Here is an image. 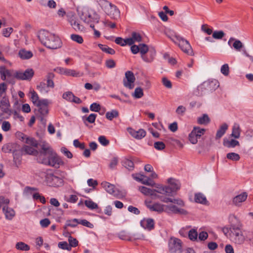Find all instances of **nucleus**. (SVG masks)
<instances>
[{
    "label": "nucleus",
    "instance_id": "nucleus-60",
    "mask_svg": "<svg viewBox=\"0 0 253 253\" xmlns=\"http://www.w3.org/2000/svg\"><path fill=\"white\" fill-rule=\"evenodd\" d=\"M62 97L64 99L71 102L73 99V97H74V94L71 91H67L63 93Z\"/></svg>",
    "mask_w": 253,
    "mask_h": 253
},
{
    "label": "nucleus",
    "instance_id": "nucleus-52",
    "mask_svg": "<svg viewBox=\"0 0 253 253\" xmlns=\"http://www.w3.org/2000/svg\"><path fill=\"white\" fill-rule=\"evenodd\" d=\"M71 39L73 41L80 44L82 43L84 41L83 38L81 36L77 34H72L71 35Z\"/></svg>",
    "mask_w": 253,
    "mask_h": 253
},
{
    "label": "nucleus",
    "instance_id": "nucleus-64",
    "mask_svg": "<svg viewBox=\"0 0 253 253\" xmlns=\"http://www.w3.org/2000/svg\"><path fill=\"white\" fill-rule=\"evenodd\" d=\"M61 151L68 158L71 159L73 157L72 154L67 148L62 147Z\"/></svg>",
    "mask_w": 253,
    "mask_h": 253
},
{
    "label": "nucleus",
    "instance_id": "nucleus-59",
    "mask_svg": "<svg viewBox=\"0 0 253 253\" xmlns=\"http://www.w3.org/2000/svg\"><path fill=\"white\" fill-rule=\"evenodd\" d=\"M221 73L224 76H228L229 74V68L227 64L223 65L220 69Z\"/></svg>",
    "mask_w": 253,
    "mask_h": 253
},
{
    "label": "nucleus",
    "instance_id": "nucleus-48",
    "mask_svg": "<svg viewBox=\"0 0 253 253\" xmlns=\"http://www.w3.org/2000/svg\"><path fill=\"white\" fill-rule=\"evenodd\" d=\"M85 205L89 209L93 210L98 208V205L91 200H86L84 202Z\"/></svg>",
    "mask_w": 253,
    "mask_h": 253
},
{
    "label": "nucleus",
    "instance_id": "nucleus-38",
    "mask_svg": "<svg viewBox=\"0 0 253 253\" xmlns=\"http://www.w3.org/2000/svg\"><path fill=\"white\" fill-rule=\"evenodd\" d=\"M139 48V52L141 54V57L142 58V57H143L144 55L147 53V52L149 51L150 49H149L148 45L145 43H140Z\"/></svg>",
    "mask_w": 253,
    "mask_h": 253
},
{
    "label": "nucleus",
    "instance_id": "nucleus-41",
    "mask_svg": "<svg viewBox=\"0 0 253 253\" xmlns=\"http://www.w3.org/2000/svg\"><path fill=\"white\" fill-rule=\"evenodd\" d=\"M16 248L18 250L25 251L30 250L29 246L22 242H18L16 245Z\"/></svg>",
    "mask_w": 253,
    "mask_h": 253
},
{
    "label": "nucleus",
    "instance_id": "nucleus-50",
    "mask_svg": "<svg viewBox=\"0 0 253 253\" xmlns=\"http://www.w3.org/2000/svg\"><path fill=\"white\" fill-rule=\"evenodd\" d=\"M37 88L42 93H47L48 91L46 84L43 82H41L40 84L37 86Z\"/></svg>",
    "mask_w": 253,
    "mask_h": 253
},
{
    "label": "nucleus",
    "instance_id": "nucleus-62",
    "mask_svg": "<svg viewBox=\"0 0 253 253\" xmlns=\"http://www.w3.org/2000/svg\"><path fill=\"white\" fill-rule=\"evenodd\" d=\"M142 184L152 186H154L156 185L154 181L151 180V179L150 178L147 177V176L145 177Z\"/></svg>",
    "mask_w": 253,
    "mask_h": 253
},
{
    "label": "nucleus",
    "instance_id": "nucleus-24",
    "mask_svg": "<svg viewBox=\"0 0 253 253\" xmlns=\"http://www.w3.org/2000/svg\"><path fill=\"white\" fill-rule=\"evenodd\" d=\"M2 211L6 219L11 220L15 216V211L7 206H3Z\"/></svg>",
    "mask_w": 253,
    "mask_h": 253
},
{
    "label": "nucleus",
    "instance_id": "nucleus-61",
    "mask_svg": "<svg viewBox=\"0 0 253 253\" xmlns=\"http://www.w3.org/2000/svg\"><path fill=\"white\" fill-rule=\"evenodd\" d=\"M154 146L158 150H162L165 148V144L163 142L158 141L154 143Z\"/></svg>",
    "mask_w": 253,
    "mask_h": 253
},
{
    "label": "nucleus",
    "instance_id": "nucleus-21",
    "mask_svg": "<svg viewBox=\"0 0 253 253\" xmlns=\"http://www.w3.org/2000/svg\"><path fill=\"white\" fill-rule=\"evenodd\" d=\"M104 26L108 30L119 31L120 30L119 26H118L115 22H113L109 20H105L103 22Z\"/></svg>",
    "mask_w": 253,
    "mask_h": 253
},
{
    "label": "nucleus",
    "instance_id": "nucleus-18",
    "mask_svg": "<svg viewBox=\"0 0 253 253\" xmlns=\"http://www.w3.org/2000/svg\"><path fill=\"white\" fill-rule=\"evenodd\" d=\"M140 224L143 228L149 231L154 228V221L152 218H144L141 221Z\"/></svg>",
    "mask_w": 253,
    "mask_h": 253
},
{
    "label": "nucleus",
    "instance_id": "nucleus-5",
    "mask_svg": "<svg viewBox=\"0 0 253 253\" xmlns=\"http://www.w3.org/2000/svg\"><path fill=\"white\" fill-rule=\"evenodd\" d=\"M166 36L174 43L177 44L183 52L190 55L193 54L192 47L188 41L175 33H168Z\"/></svg>",
    "mask_w": 253,
    "mask_h": 253
},
{
    "label": "nucleus",
    "instance_id": "nucleus-25",
    "mask_svg": "<svg viewBox=\"0 0 253 253\" xmlns=\"http://www.w3.org/2000/svg\"><path fill=\"white\" fill-rule=\"evenodd\" d=\"M194 200L195 202L203 205H207L208 203L206 197L201 193H198L195 194Z\"/></svg>",
    "mask_w": 253,
    "mask_h": 253
},
{
    "label": "nucleus",
    "instance_id": "nucleus-47",
    "mask_svg": "<svg viewBox=\"0 0 253 253\" xmlns=\"http://www.w3.org/2000/svg\"><path fill=\"white\" fill-rule=\"evenodd\" d=\"M68 242L69 243V246H70L71 250L72 249V247H77L79 243L78 241L71 235L69 236Z\"/></svg>",
    "mask_w": 253,
    "mask_h": 253
},
{
    "label": "nucleus",
    "instance_id": "nucleus-7",
    "mask_svg": "<svg viewBox=\"0 0 253 253\" xmlns=\"http://www.w3.org/2000/svg\"><path fill=\"white\" fill-rule=\"evenodd\" d=\"M182 242L176 238H170L169 241V251L170 253L181 252L182 249Z\"/></svg>",
    "mask_w": 253,
    "mask_h": 253
},
{
    "label": "nucleus",
    "instance_id": "nucleus-46",
    "mask_svg": "<svg viewBox=\"0 0 253 253\" xmlns=\"http://www.w3.org/2000/svg\"><path fill=\"white\" fill-rule=\"evenodd\" d=\"M226 157L227 159L233 161H239L240 158V157L238 154L233 152L227 154Z\"/></svg>",
    "mask_w": 253,
    "mask_h": 253
},
{
    "label": "nucleus",
    "instance_id": "nucleus-23",
    "mask_svg": "<svg viewBox=\"0 0 253 253\" xmlns=\"http://www.w3.org/2000/svg\"><path fill=\"white\" fill-rule=\"evenodd\" d=\"M139 191L146 196H152L154 197L157 196L155 193L156 190L151 189L145 186H139L138 188Z\"/></svg>",
    "mask_w": 253,
    "mask_h": 253
},
{
    "label": "nucleus",
    "instance_id": "nucleus-56",
    "mask_svg": "<svg viewBox=\"0 0 253 253\" xmlns=\"http://www.w3.org/2000/svg\"><path fill=\"white\" fill-rule=\"evenodd\" d=\"M131 38L134 41V42L142 41V38L139 33H132Z\"/></svg>",
    "mask_w": 253,
    "mask_h": 253
},
{
    "label": "nucleus",
    "instance_id": "nucleus-17",
    "mask_svg": "<svg viewBox=\"0 0 253 253\" xmlns=\"http://www.w3.org/2000/svg\"><path fill=\"white\" fill-rule=\"evenodd\" d=\"M127 131L132 137L137 139H141L144 137L146 133V131L143 129H140L136 131L129 127L127 128Z\"/></svg>",
    "mask_w": 253,
    "mask_h": 253
},
{
    "label": "nucleus",
    "instance_id": "nucleus-6",
    "mask_svg": "<svg viewBox=\"0 0 253 253\" xmlns=\"http://www.w3.org/2000/svg\"><path fill=\"white\" fill-rule=\"evenodd\" d=\"M96 2L111 19L117 20L119 18L120 12L116 6L106 0H96Z\"/></svg>",
    "mask_w": 253,
    "mask_h": 253
},
{
    "label": "nucleus",
    "instance_id": "nucleus-37",
    "mask_svg": "<svg viewBox=\"0 0 253 253\" xmlns=\"http://www.w3.org/2000/svg\"><path fill=\"white\" fill-rule=\"evenodd\" d=\"M119 116V112L116 110H112L110 112L106 113V117L110 121L112 120L114 118Z\"/></svg>",
    "mask_w": 253,
    "mask_h": 253
},
{
    "label": "nucleus",
    "instance_id": "nucleus-40",
    "mask_svg": "<svg viewBox=\"0 0 253 253\" xmlns=\"http://www.w3.org/2000/svg\"><path fill=\"white\" fill-rule=\"evenodd\" d=\"M61 72L67 76H71L73 77L77 76L79 73H76L75 70L62 68L60 69Z\"/></svg>",
    "mask_w": 253,
    "mask_h": 253
},
{
    "label": "nucleus",
    "instance_id": "nucleus-44",
    "mask_svg": "<svg viewBox=\"0 0 253 253\" xmlns=\"http://www.w3.org/2000/svg\"><path fill=\"white\" fill-rule=\"evenodd\" d=\"M54 77V74L52 73H49L47 75V82L46 85L47 87H53L54 83L52 80V79Z\"/></svg>",
    "mask_w": 253,
    "mask_h": 253
},
{
    "label": "nucleus",
    "instance_id": "nucleus-30",
    "mask_svg": "<svg viewBox=\"0 0 253 253\" xmlns=\"http://www.w3.org/2000/svg\"><path fill=\"white\" fill-rule=\"evenodd\" d=\"M22 151L27 154L32 155L34 156H39L40 151L39 152L35 148L27 145H24L22 148Z\"/></svg>",
    "mask_w": 253,
    "mask_h": 253
},
{
    "label": "nucleus",
    "instance_id": "nucleus-57",
    "mask_svg": "<svg viewBox=\"0 0 253 253\" xmlns=\"http://www.w3.org/2000/svg\"><path fill=\"white\" fill-rule=\"evenodd\" d=\"M195 132H193L192 131L189 135V140L190 142L193 144H195L198 142V137H197V136L195 135Z\"/></svg>",
    "mask_w": 253,
    "mask_h": 253
},
{
    "label": "nucleus",
    "instance_id": "nucleus-11",
    "mask_svg": "<svg viewBox=\"0 0 253 253\" xmlns=\"http://www.w3.org/2000/svg\"><path fill=\"white\" fill-rule=\"evenodd\" d=\"M145 204L146 206L151 211H157L161 213L166 211V205L159 203H155L151 204V201H145Z\"/></svg>",
    "mask_w": 253,
    "mask_h": 253
},
{
    "label": "nucleus",
    "instance_id": "nucleus-4",
    "mask_svg": "<svg viewBox=\"0 0 253 253\" xmlns=\"http://www.w3.org/2000/svg\"><path fill=\"white\" fill-rule=\"evenodd\" d=\"M78 16L81 20L84 23L89 24V27L94 30V32H98L94 29L93 23H98L99 16L95 12L89 10L86 7H79L77 9Z\"/></svg>",
    "mask_w": 253,
    "mask_h": 253
},
{
    "label": "nucleus",
    "instance_id": "nucleus-2",
    "mask_svg": "<svg viewBox=\"0 0 253 253\" xmlns=\"http://www.w3.org/2000/svg\"><path fill=\"white\" fill-rule=\"evenodd\" d=\"M229 220L230 223L229 233L231 239L236 243L241 244L244 243L245 237L241 230L242 224L239 218L234 214H230L229 216Z\"/></svg>",
    "mask_w": 253,
    "mask_h": 253
},
{
    "label": "nucleus",
    "instance_id": "nucleus-35",
    "mask_svg": "<svg viewBox=\"0 0 253 253\" xmlns=\"http://www.w3.org/2000/svg\"><path fill=\"white\" fill-rule=\"evenodd\" d=\"M193 132H195L194 134L195 136H197V137L200 138L203 135H204L206 132V129L205 128H201L198 126L194 127L193 130H192Z\"/></svg>",
    "mask_w": 253,
    "mask_h": 253
},
{
    "label": "nucleus",
    "instance_id": "nucleus-8",
    "mask_svg": "<svg viewBox=\"0 0 253 253\" xmlns=\"http://www.w3.org/2000/svg\"><path fill=\"white\" fill-rule=\"evenodd\" d=\"M15 73L14 71L7 69L4 66H0V78L3 81L7 79L9 83L13 84L14 82L13 80L15 78Z\"/></svg>",
    "mask_w": 253,
    "mask_h": 253
},
{
    "label": "nucleus",
    "instance_id": "nucleus-12",
    "mask_svg": "<svg viewBox=\"0 0 253 253\" xmlns=\"http://www.w3.org/2000/svg\"><path fill=\"white\" fill-rule=\"evenodd\" d=\"M125 78L126 80H124V85L126 87L129 89L133 88L134 85L133 84L135 82V78L133 73L130 71H127L125 73Z\"/></svg>",
    "mask_w": 253,
    "mask_h": 253
},
{
    "label": "nucleus",
    "instance_id": "nucleus-32",
    "mask_svg": "<svg viewBox=\"0 0 253 253\" xmlns=\"http://www.w3.org/2000/svg\"><path fill=\"white\" fill-rule=\"evenodd\" d=\"M210 122L208 115L205 114L197 119V123L200 125H207Z\"/></svg>",
    "mask_w": 253,
    "mask_h": 253
},
{
    "label": "nucleus",
    "instance_id": "nucleus-36",
    "mask_svg": "<svg viewBox=\"0 0 253 253\" xmlns=\"http://www.w3.org/2000/svg\"><path fill=\"white\" fill-rule=\"evenodd\" d=\"M98 47L103 51L107 53L113 55L115 53V51L113 48L108 47L107 45L102 44H98Z\"/></svg>",
    "mask_w": 253,
    "mask_h": 253
},
{
    "label": "nucleus",
    "instance_id": "nucleus-43",
    "mask_svg": "<svg viewBox=\"0 0 253 253\" xmlns=\"http://www.w3.org/2000/svg\"><path fill=\"white\" fill-rule=\"evenodd\" d=\"M144 95L142 89L141 87H136L134 93L132 94V96L135 98H140Z\"/></svg>",
    "mask_w": 253,
    "mask_h": 253
},
{
    "label": "nucleus",
    "instance_id": "nucleus-54",
    "mask_svg": "<svg viewBox=\"0 0 253 253\" xmlns=\"http://www.w3.org/2000/svg\"><path fill=\"white\" fill-rule=\"evenodd\" d=\"M58 247L62 250H66L69 251H71L70 246H69L68 243L65 241L59 242L58 244Z\"/></svg>",
    "mask_w": 253,
    "mask_h": 253
},
{
    "label": "nucleus",
    "instance_id": "nucleus-22",
    "mask_svg": "<svg viewBox=\"0 0 253 253\" xmlns=\"http://www.w3.org/2000/svg\"><path fill=\"white\" fill-rule=\"evenodd\" d=\"M207 93H209V92L204 85V83L199 85L194 91V94L197 96H202Z\"/></svg>",
    "mask_w": 253,
    "mask_h": 253
},
{
    "label": "nucleus",
    "instance_id": "nucleus-26",
    "mask_svg": "<svg viewBox=\"0 0 253 253\" xmlns=\"http://www.w3.org/2000/svg\"><path fill=\"white\" fill-rule=\"evenodd\" d=\"M18 55L22 59L26 60L32 58L33 54L31 51L22 49L19 51Z\"/></svg>",
    "mask_w": 253,
    "mask_h": 253
},
{
    "label": "nucleus",
    "instance_id": "nucleus-19",
    "mask_svg": "<svg viewBox=\"0 0 253 253\" xmlns=\"http://www.w3.org/2000/svg\"><path fill=\"white\" fill-rule=\"evenodd\" d=\"M168 182L169 185L168 186V188L170 189V195H172V193L176 191L180 188V184L178 181L174 179L169 178L168 180Z\"/></svg>",
    "mask_w": 253,
    "mask_h": 253
},
{
    "label": "nucleus",
    "instance_id": "nucleus-28",
    "mask_svg": "<svg viewBox=\"0 0 253 253\" xmlns=\"http://www.w3.org/2000/svg\"><path fill=\"white\" fill-rule=\"evenodd\" d=\"M21 137L22 141L25 143L30 144L33 147H37L38 146V142L34 138L27 137L26 135L23 134Z\"/></svg>",
    "mask_w": 253,
    "mask_h": 253
},
{
    "label": "nucleus",
    "instance_id": "nucleus-10",
    "mask_svg": "<svg viewBox=\"0 0 253 253\" xmlns=\"http://www.w3.org/2000/svg\"><path fill=\"white\" fill-rule=\"evenodd\" d=\"M47 183L50 186L58 187L62 185L63 180L62 178L53 174H48L46 177Z\"/></svg>",
    "mask_w": 253,
    "mask_h": 253
},
{
    "label": "nucleus",
    "instance_id": "nucleus-20",
    "mask_svg": "<svg viewBox=\"0 0 253 253\" xmlns=\"http://www.w3.org/2000/svg\"><path fill=\"white\" fill-rule=\"evenodd\" d=\"M147 53L148 54L144 55L142 59L146 63H151L155 59L156 51L154 48H151Z\"/></svg>",
    "mask_w": 253,
    "mask_h": 253
},
{
    "label": "nucleus",
    "instance_id": "nucleus-1",
    "mask_svg": "<svg viewBox=\"0 0 253 253\" xmlns=\"http://www.w3.org/2000/svg\"><path fill=\"white\" fill-rule=\"evenodd\" d=\"M41 148L40 154L37 158L39 162L55 168H58L60 165L63 164L62 160L47 144L43 143L41 145Z\"/></svg>",
    "mask_w": 253,
    "mask_h": 253
},
{
    "label": "nucleus",
    "instance_id": "nucleus-15",
    "mask_svg": "<svg viewBox=\"0 0 253 253\" xmlns=\"http://www.w3.org/2000/svg\"><path fill=\"white\" fill-rule=\"evenodd\" d=\"M166 212H171L175 214H181L185 215L187 213L186 211L183 209L178 208L175 205H166Z\"/></svg>",
    "mask_w": 253,
    "mask_h": 253
},
{
    "label": "nucleus",
    "instance_id": "nucleus-51",
    "mask_svg": "<svg viewBox=\"0 0 253 253\" xmlns=\"http://www.w3.org/2000/svg\"><path fill=\"white\" fill-rule=\"evenodd\" d=\"M189 238L192 241L197 240L198 237V233L196 230L191 229L188 233Z\"/></svg>",
    "mask_w": 253,
    "mask_h": 253
},
{
    "label": "nucleus",
    "instance_id": "nucleus-63",
    "mask_svg": "<svg viewBox=\"0 0 253 253\" xmlns=\"http://www.w3.org/2000/svg\"><path fill=\"white\" fill-rule=\"evenodd\" d=\"M186 111V109L183 106H179L176 110V113L178 115L183 116Z\"/></svg>",
    "mask_w": 253,
    "mask_h": 253
},
{
    "label": "nucleus",
    "instance_id": "nucleus-49",
    "mask_svg": "<svg viewBox=\"0 0 253 253\" xmlns=\"http://www.w3.org/2000/svg\"><path fill=\"white\" fill-rule=\"evenodd\" d=\"M38 107V113L37 115L46 116L48 112L47 108L41 106H37Z\"/></svg>",
    "mask_w": 253,
    "mask_h": 253
},
{
    "label": "nucleus",
    "instance_id": "nucleus-42",
    "mask_svg": "<svg viewBox=\"0 0 253 253\" xmlns=\"http://www.w3.org/2000/svg\"><path fill=\"white\" fill-rule=\"evenodd\" d=\"M123 165L124 167L128 169L129 170H133L134 168L133 162L129 159H125L123 162Z\"/></svg>",
    "mask_w": 253,
    "mask_h": 253
},
{
    "label": "nucleus",
    "instance_id": "nucleus-16",
    "mask_svg": "<svg viewBox=\"0 0 253 253\" xmlns=\"http://www.w3.org/2000/svg\"><path fill=\"white\" fill-rule=\"evenodd\" d=\"M247 197V193L246 192H243L233 198L232 203L235 206L239 207L242 203L246 200Z\"/></svg>",
    "mask_w": 253,
    "mask_h": 253
},
{
    "label": "nucleus",
    "instance_id": "nucleus-55",
    "mask_svg": "<svg viewBox=\"0 0 253 253\" xmlns=\"http://www.w3.org/2000/svg\"><path fill=\"white\" fill-rule=\"evenodd\" d=\"M132 176L135 180L141 182V183H142L145 177H146V176L140 173L132 174Z\"/></svg>",
    "mask_w": 253,
    "mask_h": 253
},
{
    "label": "nucleus",
    "instance_id": "nucleus-58",
    "mask_svg": "<svg viewBox=\"0 0 253 253\" xmlns=\"http://www.w3.org/2000/svg\"><path fill=\"white\" fill-rule=\"evenodd\" d=\"M98 141L104 146H107L109 144V141L103 135L100 136L98 137Z\"/></svg>",
    "mask_w": 253,
    "mask_h": 253
},
{
    "label": "nucleus",
    "instance_id": "nucleus-9",
    "mask_svg": "<svg viewBox=\"0 0 253 253\" xmlns=\"http://www.w3.org/2000/svg\"><path fill=\"white\" fill-rule=\"evenodd\" d=\"M34 75V71L32 69H28L24 72L22 71H16L15 78L20 80H30Z\"/></svg>",
    "mask_w": 253,
    "mask_h": 253
},
{
    "label": "nucleus",
    "instance_id": "nucleus-45",
    "mask_svg": "<svg viewBox=\"0 0 253 253\" xmlns=\"http://www.w3.org/2000/svg\"><path fill=\"white\" fill-rule=\"evenodd\" d=\"M96 117V115L94 114H91L86 118L84 117H83V119L84 121V123L86 126L87 125L86 124V121L88 122L89 123H93L95 122V119Z\"/></svg>",
    "mask_w": 253,
    "mask_h": 253
},
{
    "label": "nucleus",
    "instance_id": "nucleus-27",
    "mask_svg": "<svg viewBox=\"0 0 253 253\" xmlns=\"http://www.w3.org/2000/svg\"><path fill=\"white\" fill-rule=\"evenodd\" d=\"M241 131V129L239 124L238 123H235L232 126V133L231 135L235 138H239L240 136Z\"/></svg>",
    "mask_w": 253,
    "mask_h": 253
},
{
    "label": "nucleus",
    "instance_id": "nucleus-14",
    "mask_svg": "<svg viewBox=\"0 0 253 253\" xmlns=\"http://www.w3.org/2000/svg\"><path fill=\"white\" fill-rule=\"evenodd\" d=\"M203 83L209 93L215 90L219 86V83L216 80H208Z\"/></svg>",
    "mask_w": 253,
    "mask_h": 253
},
{
    "label": "nucleus",
    "instance_id": "nucleus-29",
    "mask_svg": "<svg viewBox=\"0 0 253 253\" xmlns=\"http://www.w3.org/2000/svg\"><path fill=\"white\" fill-rule=\"evenodd\" d=\"M227 129L228 125L226 123L222 124L217 131L215 139H219L225 134Z\"/></svg>",
    "mask_w": 253,
    "mask_h": 253
},
{
    "label": "nucleus",
    "instance_id": "nucleus-33",
    "mask_svg": "<svg viewBox=\"0 0 253 253\" xmlns=\"http://www.w3.org/2000/svg\"><path fill=\"white\" fill-rule=\"evenodd\" d=\"M102 186L105 189L106 191L111 194L115 192V186L107 182H104L101 183Z\"/></svg>",
    "mask_w": 253,
    "mask_h": 253
},
{
    "label": "nucleus",
    "instance_id": "nucleus-3",
    "mask_svg": "<svg viewBox=\"0 0 253 253\" xmlns=\"http://www.w3.org/2000/svg\"><path fill=\"white\" fill-rule=\"evenodd\" d=\"M37 36L41 42L48 48L55 49L62 46L61 40L53 33H39Z\"/></svg>",
    "mask_w": 253,
    "mask_h": 253
},
{
    "label": "nucleus",
    "instance_id": "nucleus-31",
    "mask_svg": "<svg viewBox=\"0 0 253 253\" xmlns=\"http://www.w3.org/2000/svg\"><path fill=\"white\" fill-rule=\"evenodd\" d=\"M223 145L228 148H234L236 146H239V142L235 139L230 140H224Z\"/></svg>",
    "mask_w": 253,
    "mask_h": 253
},
{
    "label": "nucleus",
    "instance_id": "nucleus-34",
    "mask_svg": "<svg viewBox=\"0 0 253 253\" xmlns=\"http://www.w3.org/2000/svg\"><path fill=\"white\" fill-rule=\"evenodd\" d=\"M233 41H235L234 42L233 44V47L237 50L240 51L241 49V48L243 47V44L239 40H235L233 38H231L229 41H228V44L229 45L231 44V42Z\"/></svg>",
    "mask_w": 253,
    "mask_h": 253
},
{
    "label": "nucleus",
    "instance_id": "nucleus-53",
    "mask_svg": "<svg viewBox=\"0 0 253 253\" xmlns=\"http://www.w3.org/2000/svg\"><path fill=\"white\" fill-rule=\"evenodd\" d=\"M31 99L33 103L35 105H37V104H38V103L39 102V101L40 100L39 98L38 95L34 90L31 91Z\"/></svg>",
    "mask_w": 253,
    "mask_h": 253
},
{
    "label": "nucleus",
    "instance_id": "nucleus-13",
    "mask_svg": "<svg viewBox=\"0 0 253 253\" xmlns=\"http://www.w3.org/2000/svg\"><path fill=\"white\" fill-rule=\"evenodd\" d=\"M68 20L73 27L76 31H83L84 27L80 24L79 22L76 19L75 16L72 13L68 14Z\"/></svg>",
    "mask_w": 253,
    "mask_h": 253
},
{
    "label": "nucleus",
    "instance_id": "nucleus-39",
    "mask_svg": "<svg viewBox=\"0 0 253 253\" xmlns=\"http://www.w3.org/2000/svg\"><path fill=\"white\" fill-rule=\"evenodd\" d=\"M167 186H160L159 189L156 190L155 193L157 192L167 196H170V190Z\"/></svg>",
    "mask_w": 253,
    "mask_h": 253
}]
</instances>
